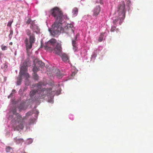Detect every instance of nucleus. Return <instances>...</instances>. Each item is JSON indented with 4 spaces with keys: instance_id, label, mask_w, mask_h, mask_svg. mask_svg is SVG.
I'll return each instance as SVG.
<instances>
[{
    "instance_id": "1",
    "label": "nucleus",
    "mask_w": 153,
    "mask_h": 153,
    "mask_svg": "<svg viewBox=\"0 0 153 153\" xmlns=\"http://www.w3.org/2000/svg\"><path fill=\"white\" fill-rule=\"evenodd\" d=\"M50 13L56 19V20L49 30L52 36H57L62 29V22L66 17L64 15L61 8L57 7H54L51 9Z\"/></svg>"
},
{
    "instance_id": "2",
    "label": "nucleus",
    "mask_w": 153,
    "mask_h": 153,
    "mask_svg": "<svg viewBox=\"0 0 153 153\" xmlns=\"http://www.w3.org/2000/svg\"><path fill=\"white\" fill-rule=\"evenodd\" d=\"M56 40L54 38H52L43 45L45 49L47 51H53V53L59 55H61L62 53V47L60 43H56Z\"/></svg>"
},
{
    "instance_id": "3",
    "label": "nucleus",
    "mask_w": 153,
    "mask_h": 153,
    "mask_svg": "<svg viewBox=\"0 0 153 153\" xmlns=\"http://www.w3.org/2000/svg\"><path fill=\"white\" fill-rule=\"evenodd\" d=\"M45 85L44 82H39L36 85L37 88H39V90L38 91L39 99L44 98L46 96H50L52 94V89L51 88L42 89V85Z\"/></svg>"
},
{
    "instance_id": "4",
    "label": "nucleus",
    "mask_w": 153,
    "mask_h": 153,
    "mask_svg": "<svg viewBox=\"0 0 153 153\" xmlns=\"http://www.w3.org/2000/svg\"><path fill=\"white\" fill-rule=\"evenodd\" d=\"M118 17L120 20L119 24L120 25L125 17V4L124 1L121 2L118 7Z\"/></svg>"
},
{
    "instance_id": "5",
    "label": "nucleus",
    "mask_w": 153,
    "mask_h": 153,
    "mask_svg": "<svg viewBox=\"0 0 153 153\" xmlns=\"http://www.w3.org/2000/svg\"><path fill=\"white\" fill-rule=\"evenodd\" d=\"M30 63L28 60H26L23 62L22 65L21 67L20 74L25 76L26 78H28L30 77V75L27 72V67L28 66H30Z\"/></svg>"
},
{
    "instance_id": "6",
    "label": "nucleus",
    "mask_w": 153,
    "mask_h": 153,
    "mask_svg": "<svg viewBox=\"0 0 153 153\" xmlns=\"http://www.w3.org/2000/svg\"><path fill=\"white\" fill-rule=\"evenodd\" d=\"M35 40V36L34 34H31L29 37V42L27 38H26L25 40L27 49H30L32 47V44L34 43Z\"/></svg>"
},
{
    "instance_id": "7",
    "label": "nucleus",
    "mask_w": 153,
    "mask_h": 153,
    "mask_svg": "<svg viewBox=\"0 0 153 153\" xmlns=\"http://www.w3.org/2000/svg\"><path fill=\"white\" fill-rule=\"evenodd\" d=\"M24 118H22L21 116L20 115H18L17 119L16 120V122H18L20 123V124L18 126H17L16 128H13V129L14 131L17 130V131H19V130H22L24 127L23 125V123L24 122Z\"/></svg>"
},
{
    "instance_id": "8",
    "label": "nucleus",
    "mask_w": 153,
    "mask_h": 153,
    "mask_svg": "<svg viewBox=\"0 0 153 153\" xmlns=\"http://www.w3.org/2000/svg\"><path fill=\"white\" fill-rule=\"evenodd\" d=\"M37 90H31L30 93V99L32 100L35 101L37 100L39 98V94L38 91L39 90V89Z\"/></svg>"
},
{
    "instance_id": "9",
    "label": "nucleus",
    "mask_w": 153,
    "mask_h": 153,
    "mask_svg": "<svg viewBox=\"0 0 153 153\" xmlns=\"http://www.w3.org/2000/svg\"><path fill=\"white\" fill-rule=\"evenodd\" d=\"M74 27L72 24L68 23L64 28V30L68 33H74Z\"/></svg>"
},
{
    "instance_id": "10",
    "label": "nucleus",
    "mask_w": 153,
    "mask_h": 153,
    "mask_svg": "<svg viewBox=\"0 0 153 153\" xmlns=\"http://www.w3.org/2000/svg\"><path fill=\"white\" fill-rule=\"evenodd\" d=\"M100 11V6H97L94 9L93 11V15L94 16H97L99 14Z\"/></svg>"
},
{
    "instance_id": "11",
    "label": "nucleus",
    "mask_w": 153,
    "mask_h": 153,
    "mask_svg": "<svg viewBox=\"0 0 153 153\" xmlns=\"http://www.w3.org/2000/svg\"><path fill=\"white\" fill-rule=\"evenodd\" d=\"M30 27L35 32H37L39 30V27L34 25L33 23L31 24Z\"/></svg>"
},
{
    "instance_id": "12",
    "label": "nucleus",
    "mask_w": 153,
    "mask_h": 153,
    "mask_svg": "<svg viewBox=\"0 0 153 153\" xmlns=\"http://www.w3.org/2000/svg\"><path fill=\"white\" fill-rule=\"evenodd\" d=\"M21 72V68H20V72L19 75L18 76V78L17 79V85H20L21 84V82L22 81V75L21 74H20Z\"/></svg>"
},
{
    "instance_id": "13",
    "label": "nucleus",
    "mask_w": 153,
    "mask_h": 153,
    "mask_svg": "<svg viewBox=\"0 0 153 153\" xmlns=\"http://www.w3.org/2000/svg\"><path fill=\"white\" fill-rule=\"evenodd\" d=\"M62 58L63 61L65 62H68L69 61L67 55L65 54H63L62 55Z\"/></svg>"
},
{
    "instance_id": "14",
    "label": "nucleus",
    "mask_w": 153,
    "mask_h": 153,
    "mask_svg": "<svg viewBox=\"0 0 153 153\" xmlns=\"http://www.w3.org/2000/svg\"><path fill=\"white\" fill-rule=\"evenodd\" d=\"M54 72H56V76L59 78H61L62 76V74H61V72L58 69H55Z\"/></svg>"
},
{
    "instance_id": "15",
    "label": "nucleus",
    "mask_w": 153,
    "mask_h": 153,
    "mask_svg": "<svg viewBox=\"0 0 153 153\" xmlns=\"http://www.w3.org/2000/svg\"><path fill=\"white\" fill-rule=\"evenodd\" d=\"M78 8L77 7H74L73 8L72 11V13L73 14L74 16H76L78 13Z\"/></svg>"
},
{
    "instance_id": "16",
    "label": "nucleus",
    "mask_w": 153,
    "mask_h": 153,
    "mask_svg": "<svg viewBox=\"0 0 153 153\" xmlns=\"http://www.w3.org/2000/svg\"><path fill=\"white\" fill-rule=\"evenodd\" d=\"M33 78L35 80H38L39 79V76L36 73L33 72Z\"/></svg>"
},
{
    "instance_id": "17",
    "label": "nucleus",
    "mask_w": 153,
    "mask_h": 153,
    "mask_svg": "<svg viewBox=\"0 0 153 153\" xmlns=\"http://www.w3.org/2000/svg\"><path fill=\"white\" fill-rule=\"evenodd\" d=\"M36 64H38V65H39L41 67H43V66H44L45 65V63L44 62H43L42 61H40V60H38V61L37 60Z\"/></svg>"
},
{
    "instance_id": "18",
    "label": "nucleus",
    "mask_w": 153,
    "mask_h": 153,
    "mask_svg": "<svg viewBox=\"0 0 153 153\" xmlns=\"http://www.w3.org/2000/svg\"><path fill=\"white\" fill-rule=\"evenodd\" d=\"M77 36H76L74 38V39H72V45L73 47H74L75 45H76V40L77 39Z\"/></svg>"
},
{
    "instance_id": "19",
    "label": "nucleus",
    "mask_w": 153,
    "mask_h": 153,
    "mask_svg": "<svg viewBox=\"0 0 153 153\" xmlns=\"http://www.w3.org/2000/svg\"><path fill=\"white\" fill-rule=\"evenodd\" d=\"M23 141L24 140L23 139H19V138L17 139V137L16 138V142L17 143H23Z\"/></svg>"
},
{
    "instance_id": "20",
    "label": "nucleus",
    "mask_w": 153,
    "mask_h": 153,
    "mask_svg": "<svg viewBox=\"0 0 153 153\" xmlns=\"http://www.w3.org/2000/svg\"><path fill=\"white\" fill-rule=\"evenodd\" d=\"M39 67H36V65H35L33 67V72L36 73L37 71H39Z\"/></svg>"
},
{
    "instance_id": "21",
    "label": "nucleus",
    "mask_w": 153,
    "mask_h": 153,
    "mask_svg": "<svg viewBox=\"0 0 153 153\" xmlns=\"http://www.w3.org/2000/svg\"><path fill=\"white\" fill-rule=\"evenodd\" d=\"M24 106V103H22V104H20L19 106L18 107V108L19 109V110H22V109H23Z\"/></svg>"
},
{
    "instance_id": "22",
    "label": "nucleus",
    "mask_w": 153,
    "mask_h": 153,
    "mask_svg": "<svg viewBox=\"0 0 153 153\" xmlns=\"http://www.w3.org/2000/svg\"><path fill=\"white\" fill-rule=\"evenodd\" d=\"M104 35L103 34H101L100 36L98 39V40L99 42L102 41Z\"/></svg>"
},
{
    "instance_id": "23",
    "label": "nucleus",
    "mask_w": 153,
    "mask_h": 153,
    "mask_svg": "<svg viewBox=\"0 0 153 153\" xmlns=\"http://www.w3.org/2000/svg\"><path fill=\"white\" fill-rule=\"evenodd\" d=\"M26 32L27 35H28V36H29L30 37L31 33L30 30H29V29H27L26 30Z\"/></svg>"
},
{
    "instance_id": "24",
    "label": "nucleus",
    "mask_w": 153,
    "mask_h": 153,
    "mask_svg": "<svg viewBox=\"0 0 153 153\" xmlns=\"http://www.w3.org/2000/svg\"><path fill=\"white\" fill-rule=\"evenodd\" d=\"M73 49L74 51H76L78 49L77 45V43H76V45H75L73 47Z\"/></svg>"
},
{
    "instance_id": "25",
    "label": "nucleus",
    "mask_w": 153,
    "mask_h": 153,
    "mask_svg": "<svg viewBox=\"0 0 153 153\" xmlns=\"http://www.w3.org/2000/svg\"><path fill=\"white\" fill-rule=\"evenodd\" d=\"M1 49L3 50H6L7 49V47L6 46L2 45L1 46Z\"/></svg>"
},
{
    "instance_id": "26",
    "label": "nucleus",
    "mask_w": 153,
    "mask_h": 153,
    "mask_svg": "<svg viewBox=\"0 0 153 153\" xmlns=\"http://www.w3.org/2000/svg\"><path fill=\"white\" fill-rule=\"evenodd\" d=\"M119 19L118 18H116L115 19H113V22L114 23H116L117 21H118Z\"/></svg>"
},
{
    "instance_id": "27",
    "label": "nucleus",
    "mask_w": 153,
    "mask_h": 153,
    "mask_svg": "<svg viewBox=\"0 0 153 153\" xmlns=\"http://www.w3.org/2000/svg\"><path fill=\"white\" fill-rule=\"evenodd\" d=\"M31 19L30 18H28V19L26 21V23L29 24L30 23V22H31Z\"/></svg>"
},
{
    "instance_id": "28",
    "label": "nucleus",
    "mask_w": 153,
    "mask_h": 153,
    "mask_svg": "<svg viewBox=\"0 0 153 153\" xmlns=\"http://www.w3.org/2000/svg\"><path fill=\"white\" fill-rule=\"evenodd\" d=\"M116 27H112L111 29V31H114L116 29Z\"/></svg>"
},
{
    "instance_id": "29",
    "label": "nucleus",
    "mask_w": 153,
    "mask_h": 153,
    "mask_svg": "<svg viewBox=\"0 0 153 153\" xmlns=\"http://www.w3.org/2000/svg\"><path fill=\"white\" fill-rule=\"evenodd\" d=\"M15 92H16V90H13L11 93L10 94V97H11V96H12L13 94H14Z\"/></svg>"
},
{
    "instance_id": "30",
    "label": "nucleus",
    "mask_w": 153,
    "mask_h": 153,
    "mask_svg": "<svg viewBox=\"0 0 153 153\" xmlns=\"http://www.w3.org/2000/svg\"><path fill=\"white\" fill-rule=\"evenodd\" d=\"M16 108H15L14 109H13V114L16 113Z\"/></svg>"
},
{
    "instance_id": "31",
    "label": "nucleus",
    "mask_w": 153,
    "mask_h": 153,
    "mask_svg": "<svg viewBox=\"0 0 153 153\" xmlns=\"http://www.w3.org/2000/svg\"><path fill=\"white\" fill-rule=\"evenodd\" d=\"M28 140H29V141L28 142V143H29V144H30V143H32L33 141L32 139H29Z\"/></svg>"
},
{
    "instance_id": "32",
    "label": "nucleus",
    "mask_w": 153,
    "mask_h": 153,
    "mask_svg": "<svg viewBox=\"0 0 153 153\" xmlns=\"http://www.w3.org/2000/svg\"><path fill=\"white\" fill-rule=\"evenodd\" d=\"M6 151L7 152H9L10 151V147H8L6 149Z\"/></svg>"
},
{
    "instance_id": "33",
    "label": "nucleus",
    "mask_w": 153,
    "mask_h": 153,
    "mask_svg": "<svg viewBox=\"0 0 153 153\" xmlns=\"http://www.w3.org/2000/svg\"><path fill=\"white\" fill-rule=\"evenodd\" d=\"M75 74L76 73L75 72H74L72 73L71 75L72 76H75Z\"/></svg>"
},
{
    "instance_id": "34",
    "label": "nucleus",
    "mask_w": 153,
    "mask_h": 153,
    "mask_svg": "<svg viewBox=\"0 0 153 153\" xmlns=\"http://www.w3.org/2000/svg\"><path fill=\"white\" fill-rule=\"evenodd\" d=\"M99 3H100V4L103 3L102 0H100Z\"/></svg>"
},
{
    "instance_id": "35",
    "label": "nucleus",
    "mask_w": 153,
    "mask_h": 153,
    "mask_svg": "<svg viewBox=\"0 0 153 153\" xmlns=\"http://www.w3.org/2000/svg\"><path fill=\"white\" fill-rule=\"evenodd\" d=\"M12 104H14V103H16V102H13V101H12Z\"/></svg>"
},
{
    "instance_id": "36",
    "label": "nucleus",
    "mask_w": 153,
    "mask_h": 153,
    "mask_svg": "<svg viewBox=\"0 0 153 153\" xmlns=\"http://www.w3.org/2000/svg\"><path fill=\"white\" fill-rule=\"evenodd\" d=\"M13 33V31H11V30H10V34H11V33Z\"/></svg>"
},
{
    "instance_id": "37",
    "label": "nucleus",
    "mask_w": 153,
    "mask_h": 153,
    "mask_svg": "<svg viewBox=\"0 0 153 153\" xmlns=\"http://www.w3.org/2000/svg\"><path fill=\"white\" fill-rule=\"evenodd\" d=\"M7 26H10V22H8V24H7Z\"/></svg>"
},
{
    "instance_id": "38",
    "label": "nucleus",
    "mask_w": 153,
    "mask_h": 153,
    "mask_svg": "<svg viewBox=\"0 0 153 153\" xmlns=\"http://www.w3.org/2000/svg\"><path fill=\"white\" fill-rule=\"evenodd\" d=\"M13 43L12 42H10V45H12Z\"/></svg>"
},
{
    "instance_id": "39",
    "label": "nucleus",
    "mask_w": 153,
    "mask_h": 153,
    "mask_svg": "<svg viewBox=\"0 0 153 153\" xmlns=\"http://www.w3.org/2000/svg\"><path fill=\"white\" fill-rule=\"evenodd\" d=\"M8 98H9L10 97V95L8 96Z\"/></svg>"
},
{
    "instance_id": "40",
    "label": "nucleus",
    "mask_w": 153,
    "mask_h": 153,
    "mask_svg": "<svg viewBox=\"0 0 153 153\" xmlns=\"http://www.w3.org/2000/svg\"><path fill=\"white\" fill-rule=\"evenodd\" d=\"M28 114H29V113H27V114L28 115Z\"/></svg>"
},
{
    "instance_id": "41",
    "label": "nucleus",
    "mask_w": 153,
    "mask_h": 153,
    "mask_svg": "<svg viewBox=\"0 0 153 153\" xmlns=\"http://www.w3.org/2000/svg\"><path fill=\"white\" fill-rule=\"evenodd\" d=\"M23 153H26L25 152H23Z\"/></svg>"
}]
</instances>
